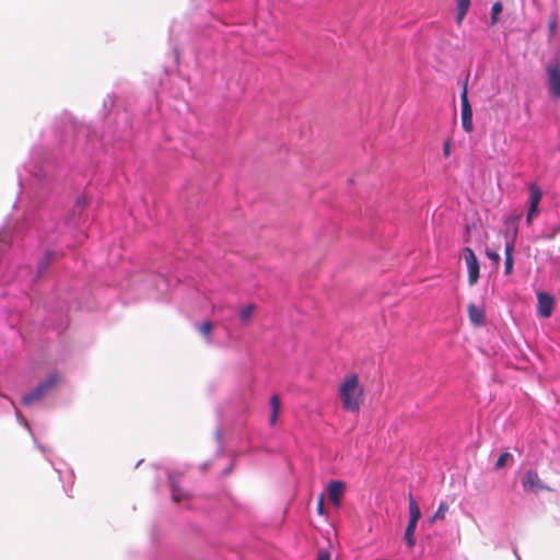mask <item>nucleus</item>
I'll return each mask as SVG.
<instances>
[{
    "mask_svg": "<svg viewBox=\"0 0 560 560\" xmlns=\"http://www.w3.org/2000/svg\"><path fill=\"white\" fill-rule=\"evenodd\" d=\"M61 382L60 375L57 373L50 374L44 382L39 383L40 387H43L47 395L52 393L59 383Z\"/></svg>",
    "mask_w": 560,
    "mask_h": 560,
    "instance_id": "14",
    "label": "nucleus"
},
{
    "mask_svg": "<svg viewBox=\"0 0 560 560\" xmlns=\"http://www.w3.org/2000/svg\"><path fill=\"white\" fill-rule=\"evenodd\" d=\"M339 396L342 407L348 411H359L363 402V388L359 384V376L350 374L339 385Z\"/></svg>",
    "mask_w": 560,
    "mask_h": 560,
    "instance_id": "1",
    "label": "nucleus"
},
{
    "mask_svg": "<svg viewBox=\"0 0 560 560\" xmlns=\"http://www.w3.org/2000/svg\"><path fill=\"white\" fill-rule=\"evenodd\" d=\"M555 306V299L546 293L538 292L537 293V313L542 318H549L552 315Z\"/></svg>",
    "mask_w": 560,
    "mask_h": 560,
    "instance_id": "6",
    "label": "nucleus"
},
{
    "mask_svg": "<svg viewBox=\"0 0 560 560\" xmlns=\"http://www.w3.org/2000/svg\"><path fill=\"white\" fill-rule=\"evenodd\" d=\"M187 493L182 490L175 481H172V499L174 502L178 503L185 499H187Z\"/></svg>",
    "mask_w": 560,
    "mask_h": 560,
    "instance_id": "19",
    "label": "nucleus"
},
{
    "mask_svg": "<svg viewBox=\"0 0 560 560\" xmlns=\"http://www.w3.org/2000/svg\"><path fill=\"white\" fill-rule=\"evenodd\" d=\"M528 188H529L530 195H529V209H528L526 222L528 224H530L533 217L537 213L538 205L542 197V191L535 183H530L528 185Z\"/></svg>",
    "mask_w": 560,
    "mask_h": 560,
    "instance_id": "7",
    "label": "nucleus"
},
{
    "mask_svg": "<svg viewBox=\"0 0 560 560\" xmlns=\"http://www.w3.org/2000/svg\"><path fill=\"white\" fill-rule=\"evenodd\" d=\"M317 513L318 514H324V497L320 495L318 501H317Z\"/></svg>",
    "mask_w": 560,
    "mask_h": 560,
    "instance_id": "28",
    "label": "nucleus"
},
{
    "mask_svg": "<svg viewBox=\"0 0 560 560\" xmlns=\"http://www.w3.org/2000/svg\"><path fill=\"white\" fill-rule=\"evenodd\" d=\"M560 232V225H557L556 228H553L552 231L550 232H544L542 233V237L546 238V240H553L556 237V235Z\"/></svg>",
    "mask_w": 560,
    "mask_h": 560,
    "instance_id": "24",
    "label": "nucleus"
},
{
    "mask_svg": "<svg viewBox=\"0 0 560 560\" xmlns=\"http://www.w3.org/2000/svg\"><path fill=\"white\" fill-rule=\"evenodd\" d=\"M270 407L271 413L269 416V424L272 427L276 424L281 409V402L278 395L275 394L270 397Z\"/></svg>",
    "mask_w": 560,
    "mask_h": 560,
    "instance_id": "11",
    "label": "nucleus"
},
{
    "mask_svg": "<svg viewBox=\"0 0 560 560\" xmlns=\"http://www.w3.org/2000/svg\"><path fill=\"white\" fill-rule=\"evenodd\" d=\"M447 511L448 505L445 502H441L436 512L433 514L431 522L433 523L435 521L443 520Z\"/></svg>",
    "mask_w": 560,
    "mask_h": 560,
    "instance_id": "21",
    "label": "nucleus"
},
{
    "mask_svg": "<svg viewBox=\"0 0 560 560\" xmlns=\"http://www.w3.org/2000/svg\"><path fill=\"white\" fill-rule=\"evenodd\" d=\"M522 486L525 492L537 493L539 491H550L551 489L544 485L536 470H527L522 479Z\"/></svg>",
    "mask_w": 560,
    "mask_h": 560,
    "instance_id": "4",
    "label": "nucleus"
},
{
    "mask_svg": "<svg viewBox=\"0 0 560 560\" xmlns=\"http://www.w3.org/2000/svg\"><path fill=\"white\" fill-rule=\"evenodd\" d=\"M513 249L514 244L513 243H506L505 245V261H504V273L506 276L511 275L513 271Z\"/></svg>",
    "mask_w": 560,
    "mask_h": 560,
    "instance_id": "16",
    "label": "nucleus"
},
{
    "mask_svg": "<svg viewBox=\"0 0 560 560\" xmlns=\"http://www.w3.org/2000/svg\"><path fill=\"white\" fill-rule=\"evenodd\" d=\"M512 458H513V456H512V454H511L510 452H504V453H502V454L499 456V458H498V460H497V463H495V469H497V470L502 469L503 467H505V465H506V463H508L509 460H512Z\"/></svg>",
    "mask_w": 560,
    "mask_h": 560,
    "instance_id": "23",
    "label": "nucleus"
},
{
    "mask_svg": "<svg viewBox=\"0 0 560 560\" xmlns=\"http://www.w3.org/2000/svg\"><path fill=\"white\" fill-rule=\"evenodd\" d=\"M49 262H50V255L46 254L45 258L39 262V266H38L39 270H43V269L47 268Z\"/></svg>",
    "mask_w": 560,
    "mask_h": 560,
    "instance_id": "27",
    "label": "nucleus"
},
{
    "mask_svg": "<svg viewBox=\"0 0 560 560\" xmlns=\"http://www.w3.org/2000/svg\"><path fill=\"white\" fill-rule=\"evenodd\" d=\"M460 106H462V126L463 129L470 133L474 130L472 124V109L468 100L467 82L464 84L460 93Z\"/></svg>",
    "mask_w": 560,
    "mask_h": 560,
    "instance_id": "2",
    "label": "nucleus"
},
{
    "mask_svg": "<svg viewBox=\"0 0 560 560\" xmlns=\"http://www.w3.org/2000/svg\"><path fill=\"white\" fill-rule=\"evenodd\" d=\"M451 145H452V140L448 138L444 142V145H443V154L445 158H448L451 155Z\"/></svg>",
    "mask_w": 560,
    "mask_h": 560,
    "instance_id": "26",
    "label": "nucleus"
},
{
    "mask_svg": "<svg viewBox=\"0 0 560 560\" xmlns=\"http://www.w3.org/2000/svg\"><path fill=\"white\" fill-rule=\"evenodd\" d=\"M61 382L60 375L57 373L50 374L44 382L39 383L40 387H43L47 395L52 393L59 383Z\"/></svg>",
    "mask_w": 560,
    "mask_h": 560,
    "instance_id": "13",
    "label": "nucleus"
},
{
    "mask_svg": "<svg viewBox=\"0 0 560 560\" xmlns=\"http://www.w3.org/2000/svg\"><path fill=\"white\" fill-rule=\"evenodd\" d=\"M417 526H411L410 523H408L406 532H405V540L409 547H413L416 544L415 539V530Z\"/></svg>",
    "mask_w": 560,
    "mask_h": 560,
    "instance_id": "20",
    "label": "nucleus"
},
{
    "mask_svg": "<svg viewBox=\"0 0 560 560\" xmlns=\"http://www.w3.org/2000/svg\"><path fill=\"white\" fill-rule=\"evenodd\" d=\"M464 259L468 270V283L469 285H475L480 277V266L475 255L474 250L470 247H465L463 249Z\"/></svg>",
    "mask_w": 560,
    "mask_h": 560,
    "instance_id": "3",
    "label": "nucleus"
},
{
    "mask_svg": "<svg viewBox=\"0 0 560 560\" xmlns=\"http://www.w3.org/2000/svg\"><path fill=\"white\" fill-rule=\"evenodd\" d=\"M546 70L550 93L560 100V62L558 60L550 61Z\"/></svg>",
    "mask_w": 560,
    "mask_h": 560,
    "instance_id": "5",
    "label": "nucleus"
},
{
    "mask_svg": "<svg viewBox=\"0 0 560 560\" xmlns=\"http://www.w3.org/2000/svg\"><path fill=\"white\" fill-rule=\"evenodd\" d=\"M408 499H409V513H410L409 523L411 524V526H417V523H418L419 518L421 517V511L411 493H409Z\"/></svg>",
    "mask_w": 560,
    "mask_h": 560,
    "instance_id": "12",
    "label": "nucleus"
},
{
    "mask_svg": "<svg viewBox=\"0 0 560 560\" xmlns=\"http://www.w3.org/2000/svg\"><path fill=\"white\" fill-rule=\"evenodd\" d=\"M48 396L43 387L38 384L33 390L22 397L24 406H31Z\"/></svg>",
    "mask_w": 560,
    "mask_h": 560,
    "instance_id": "9",
    "label": "nucleus"
},
{
    "mask_svg": "<svg viewBox=\"0 0 560 560\" xmlns=\"http://www.w3.org/2000/svg\"><path fill=\"white\" fill-rule=\"evenodd\" d=\"M197 329L200 332V335L206 339V341L209 342L213 329L212 323L210 320H205L203 323L197 326Z\"/></svg>",
    "mask_w": 560,
    "mask_h": 560,
    "instance_id": "18",
    "label": "nucleus"
},
{
    "mask_svg": "<svg viewBox=\"0 0 560 560\" xmlns=\"http://www.w3.org/2000/svg\"><path fill=\"white\" fill-rule=\"evenodd\" d=\"M316 560H330V555H329L328 551L322 550V551L318 552V556H317Z\"/></svg>",
    "mask_w": 560,
    "mask_h": 560,
    "instance_id": "29",
    "label": "nucleus"
},
{
    "mask_svg": "<svg viewBox=\"0 0 560 560\" xmlns=\"http://www.w3.org/2000/svg\"><path fill=\"white\" fill-rule=\"evenodd\" d=\"M503 5L497 1L493 3L491 9V24H495L499 21V15L502 13Z\"/></svg>",
    "mask_w": 560,
    "mask_h": 560,
    "instance_id": "22",
    "label": "nucleus"
},
{
    "mask_svg": "<svg viewBox=\"0 0 560 560\" xmlns=\"http://www.w3.org/2000/svg\"><path fill=\"white\" fill-rule=\"evenodd\" d=\"M467 311L468 317L475 326H481L485 323V310L482 307L470 303L468 304Z\"/></svg>",
    "mask_w": 560,
    "mask_h": 560,
    "instance_id": "10",
    "label": "nucleus"
},
{
    "mask_svg": "<svg viewBox=\"0 0 560 560\" xmlns=\"http://www.w3.org/2000/svg\"><path fill=\"white\" fill-rule=\"evenodd\" d=\"M255 304H247L246 306H244L241 311H240V320L243 325H247L248 322L250 320L254 312H255Z\"/></svg>",
    "mask_w": 560,
    "mask_h": 560,
    "instance_id": "17",
    "label": "nucleus"
},
{
    "mask_svg": "<svg viewBox=\"0 0 560 560\" xmlns=\"http://www.w3.org/2000/svg\"><path fill=\"white\" fill-rule=\"evenodd\" d=\"M345 491V483L342 481L334 480L328 486V498L330 502L338 506Z\"/></svg>",
    "mask_w": 560,
    "mask_h": 560,
    "instance_id": "8",
    "label": "nucleus"
},
{
    "mask_svg": "<svg viewBox=\"0 0 560 560\" xmlns=\"http://www.w3.org/2000/svg\"><path fill=\"white\" fill-rule=\"evenodd\" d=\"M486 255H487V257H488L490 260H492V261H493V264H494V265H497V266L499 265L500 259H501V258H500L499 253H497V252H492V250H487V252H486Z\"/></svg>",
    "mask_w": 560,
    "mask_h": 560,
    "instance_id": "25",
    "label": "nucleus"
},
{
    "mask_svg": "<svg viewBox=\"0 0 560 560\" xmlns=\"http://www.w3.org/2000/svg\"><path fill=\"white\" fill-rule=\"evenodd\" d=\"M456 1V23L460 25L470 8V0Z\"/></svg>",
    "mask_w": 560,
    "mask_h": 560,
    "instance_id": "15",
    "label": "nucleus"
}]
</instances>
